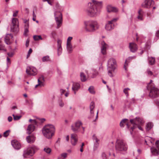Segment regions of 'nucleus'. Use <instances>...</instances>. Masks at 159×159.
<instances>
[{
  "mask_svg": "<svg viewBox=\"0 0 159 159\" xmlns=\"http://www.w3.org/2000/svg\"><path fill=\"white\" fill-rule=\"evenodd\" d=\"M101 4V2H98L94 0H92L91 2L88 4V7L86 10V14L90 17L95 16L97 15L98 12L97 7Z\"/></svg>",
  "mask_w": 159,
  "mask_h": 159,
  "instance_id": "obj_1",
  "label": "nucleus"
},
{
  "mask_svg": "<svg viewBox=\"0 0 159 159\" xmlns=\"http://www.w3.org/2000/svg\"><path fill=\"white\" fill-rule=\"evenodd\" d=\"M55 130L54 126L51 124L46 125L42 129V133L43 135L48 139L52 138L54 134Z\"/></svg>",
  "mask_w": 159,
  "mask_h": 159,
  "instance_id": "obj_2",
  "label": "nucleus"
},
{
  "mask_svg": "<svg viewBox=\"0 0 159 159\" xmlns=\"http://www.w3.org/2000/svg\"><path fill=\"white\" fill-rule=\"evenodd\" d=\"M84 29L87 32H93L97 30L99 26L97 21L89 20L84 21Z\"/></svg>",
  "mask_w": 159,
  "mask_h": 159,
  "instance_id": "obj_3",
  "label": "nucleus"
},
{
  "mask_svg": "<svg viewBox=\"0 0 159 159\" xmlns=\"http://www.w3.org/2000/svg\"><path fill=\"white\" fill-rule=\"evenodd\" d=\"M116 62L113 58H111L108 61V74L110 77H112V72L114 71L116 68Z\"/></svg>",
  "mask_w": 159,
  "mask_h": 159,
  "instance_id": "obj_4",
  "label": "nucleus"
},
{
  "mask_svg": "<svg viewBox=\"0 0 159 159\" xmlns=\"http://www.w3.org/2000/svg\"><path fill=\"white\" fill-rule=\"evenodd\" d=\"M127 145L122 140H118L116 148L117 151H125L127 149Z\"/></svg>",
  "mask_w": 159,
  "mask_h": 159,
  "instance_id": "obj_5",
  "label": "nucleus"
},
{
  "mask_svg": "<svg viewBox=\"0 0 159 159\" xmlns=\"http://www.w3.org/2000/svg\"><path fill=\"white\" fill-rule=\"evenodd\" d=\"M38 148L36 146L33 145L30 148L24 151L23 154V157L25 158H27V156H32L35 153V152L38 150Z\"/></svg>",
  "mask_w": 159,
  "mask_h": 159,
  "instance_id": "obj_6",
  "label": "nucleus"
},
{
  "mask_svg": "<svg viewBox=\"0 0 159 159\" xmlns=\"http://www.w3.org/2000/svg\"><path fill=\"white\" fill-rule=\"evenodd\" d=\"M130 121L133 125V126L131 128V129L132 130V131H130L131 134H132L134 129L136 128L137 125H142L144 123L143 120L139 117H136L135 119H131L130 120Z\"/></svg>",
  "mask_w": 159,
  "mask_h": 159,
  "instance_id": "obj_7",
  "label": "nucleus"
},
{
  "mask_svg": "<svg viewBox=\"0 0 159 159\" xmlns=\"http://www.w3.org/2000/svg\"><path fill=\"white\" fill-rule=\"evenodd\" d=\"M149 90H150L149 94L150 97L154 98L159 95V90L155 87L151 86Z\"/></svg>",
  "mask_w": 159,
  "mask_h": 159,
  "instance_id": "obj_8",
  "label": "nucleus"
},
{
  "mask_svg": "<svg viewBox=\"0 0 159 159\" xmlns=\"http://www.w3.org/2000/svg\"><path fill=\"white\" fill-rule=\"evenodd\" d=\"M118 19V18H114L110 21H108L105 26V28L106 30L110 31L114 29V23L116 22Z\"/></svg>",
  "mask_w": 159,
  "mask_h": 159,
  "instance_id": "obj_9",
  "label": "nucleus"
},
{
  "mask_svg": "<svg viewBox=\"0 0 159 159\" xmlns=\"http://www.w3.org/2000/svg\"><path fill=\"white\" fill-rule=\"evenodd\" d=\"M55 20L57 25V28H58L60 26V25L62 23V14L60 12H56L54 13Z\"/></svg>",
  "mask_w": 159,
  "mask_h": 159,
  "instance_id": "obj_10",
  "label": "nucleus"
},
{
  "mask_svg": "<svg viewBox=\"0 0 159 159\" xmlns=\"http://www.w3.org/2000/svg\"><path fill=\"white\" fill-rule=\"evenodd\" d=\"M26 72L28 75L30 76H35L37 74V69L33 66L27 67Z\"/></svg>",
  "mask_w": 159,
  "mask_h": 159,
  "instance_id": "obj_11",
  "label": "nucleus"
},
{
  "mask_svg": "<svg viewBox=\"0 0 159 159\" xmlns=\"http://www.w3.org/2000/svg\"><path fill=\"white\" fill-rule=\"evenodd\" d=\"M82 123L79 121H76L74 125L71 126V128L72 130L76 133L80 131V128L82 126Z\"/></svg>",
  "mask_w": 159,
  "mask_h": 159,
  "instance_id": "obj_12",
  "label": "nucleus"
},
{
  "mask_svg": "<svg viewBox=\"0 0 159 159\" xmlns=\"http://www.w3.org/2000/svg\"><path fill=\"white\" fill-rule=\"evenodd\" d=\"M154 4V1L153 0H145L142 4V7L144 8H149Z\"/></svg>",
  "mask_w": 159,
  "mask_h": 159,
  "instance_id": "obj_13",
  "label": "nucleus"
},
{
  "mask_svg": "<svg viewBox=\"0 0 159 159\" xmlns=\"http://www.w3.org/2000/svg\"><path fill=\"white\" fill-rule=\"evenodd\" d=\"M78 141V137L76 134H73L71 135V142L72 145L75 146Z\"/></svg>",
  "mask_w": 159,
  "mask_h": 159,
  "instance_id": "obj_14",
  "label": "nucleus"
},
{
  "mask_svg": "<svg viewBox=\"0 0 159 159\" xmlns=\"http://www.w3.org/2000/svg\"><path fill=\"white\" fill-rule=\"evenodd\" d=\"M129 47L130 51L132 52H135L138 49L137 45L134 43H129Z\"/></svg>",
  "mask_w": 159,
  "mask_h": 159,
  "instance_id": "obj_15",
  "label": "nucleus"
},
{
  "mask_svg": "<svg viewBox=\"0 0 159 159\" xmlns=\"http://www.w3.org/2000/svg\"><path fill=\"white\" fill-rule=\"evenodd\" d=\"M101 45V52L103 55H106V49L107 45L104 41H102V42Z\"/></svg>",
  "mask_w": 159,
  "mask_h": 159,
  "instance_id": "obj_16",
  "label": "nucleus"
},
{
  "mask_svg": "<svg viewBox=\"0 0 159 159\" xmlns=\"http://www.w3.org/2000/svg\"><path fill=\"white\" fill-rule=\"evenodd\" d=\"M11 144L13 148L16 149H19L20 148L21 145L16 140H13L11 141Z\"/></svg>",
  "mask_w": 159,
  "mask_h": 159,
  "instance_id": "obj_17",
  "label": "nucleus"
},
{
  "mask_svg": "<svg viewBox=\"0 0 159 159\" xmlns=\"http://www.w3.org/2000/svg\"><path fill=\"white\" fill-rule=\"evenodd\" d=\"M80 87V85L79 83H73L72 89V90L74 92V93L75 94H76V92L78 90Z\"/></svg>",
  "mask_w": 159,
  "mask_h": 159,
  "instance_id": "obj_18",
  "label": "nucleus"
},
{
  "mask_svg": "<svg viewBox=\"0 0 159 159\" xmlns=\"http://www.w3.org/2000/svg\"><path fill=\"white\" fill-rule=\"evenodd\" d=\"M26 139L27 142L29 143H32L35 141V137L33 135H31L27 136L26 138Z\"/></svg>",
  "mask_w": 159,
  "mask_h": 159,
  "instance_id": "obj_19",
  "label": "nucleus"
},
{
  "mask_svg": "<svg viewBox=\"0 0 159 159\" xmlns=\"http://www.w3.org/2000/svg\"><path fill=\"white\" fill-rule=\"evenodd\" d=\"M35 129L34 125L33 124L29 125L27 129V133L29 134H30L31 133L34 131Z\"/></svg>",
  "mask_w": 159,
  "mask_h": 159,
  "instance_id": "obj_20",
  "label": "nucleus"
},
{
  "mask_svg": "<svg viewBox=\"0 0 159 159\" xmlns=\"http://www.w3.org/2000/svg\"><path fill=\"white\" fill-rule=\"evenodd\" d=\"M8 35H9L11 36V38L13 37V35L12 34H7L6 36L4 38V40L5 43L7 44H11V42L10 41V39Z\"/></svg>",
  "mask_w": 159,
  "mask_h": 159,
  "instance_id": "obj_21",
  "label": "nucleus"
},
{
  "mask_svg": "<svg viewBox=\"0 0 159 159\" xmlns=\"http://www.w3.org/2000/svg\"><path fill=\"white\" fill-rule=\"evenodd\" d=\"M107 11L108 12H116L118 11V9L117 8L112 7L111 6H108L107 7Z\"/></svg>",
  "mask_w": 159,
  "mask_h": 159,
  "instance_id": "obj_22",
  "label": "nucleus"
},
{
  "mask_svg": "<svg viewBox=\"0 0 159 159\" xmlns=\"http://www.w3.org/2000/svg\"><path fill=\"white\" fill-rule=\"evenodd\" d=\"M90 74H92V75L90 76L91 78H93L95 77L98 75V72L96 70L92 69L91 70Z\"/></svg>",
  "mask_w": 159,
  "mask_h": 159,
  "instance_id": "obj_23",
  "label": "nucleus"
},
{
  "mask_svg": "<svg viewBox=\"0 0 159 159\" xmlns=\"http://www.w3.org/2000/svg\"><path fill=\"white\" fill-rule=\"evenodd\" d=\"M11 31L13 32H17L19 31L18 25H12L11 27Z\"/></svg>",
  "mask_w": 159,
  "mask_h": 159,
  "instance_id": "obj_24",
  "label": "nucleus"
},
{
  "mask_svg": "<svg viewBox=\"0 0 159 159\" xmlns=\"http://www.w3.org/2000/svg\"><path fill=\"white\" fill-rule=\"evenodd\" d=\"M151 152L154 155H158L159 154V149L158 150L156 148H151Z\"/></svg>",
  "mask_w": 159,
  "mask_h": 159,
  "instance_id": "obj_25",
  "label": "nucleus"
},
{
  "mask_svg": "<svg viewBox=\"0 0 159 159\" xmlns=\"http://www.w3.org/2000/svg\"><path fill=\"white\" fill-rule=\"evenodd\" d=\"M153 126V124L151 122H149L147 124L146 129L147 130L149 131L151 129Z\"/></svg>",
  "mask_w": 159,
  "mask_h": 159,
  "instance_id": "obj_26",
  "label": "nucleus"
},
{
  "mask_svg": "<svg viewBox=\"0 0 159 159\" xmlns=\"http://www.w3.org/2000/svg\"><path fill=\"white\" fill-rule=\"evenodd\" d=\"M66 47L67 51L69 53H71L73 50V47L71 43H69V44H66Z\"/></svg>",
  "mask_w": 159,
  "mask_h": 159,
  "instance_id": "obj_27",
  "label": "nucleus"
},
{
  "mask_svg": "<svg viewBox=\"0 0 159 159\" xmlns=\"http://www.w3.org/2000/svg\"><path fill=\"white\" fill-rule=\"evenodd\" d=\"M95 107L94 103L93 102H92L90 103V113L91 114H93L94 111L93 110Z\"/></svg>",
  "mask_w": 159,
  "mask_h": 159,
  "instance_id": "obj_28",
  "label": "nucleus"
},
{
  "mask_svg": "<svg viewBox=\"0 0 159 159\" xmlns=\"http://www.w3.org/2000/svg\"><path fill=\"white\" fill-rule=\"evenodd\" d=\"M149 63L151 65H153L155 63V60L154 57H149L148 58Z\"/></svg>",
  "mask_w": 159,
  "mask_h": 159,
  "instance_id": "obj_29",
  "label": "nucleus"
},
{
  "mask_svg": "<svg viewBox=\"0 0 159 159\" xmlns=\"http://www.w3.org/2000/svg\"><path fill=\"white\" fill-rule=\"evenodd\" d=\"M80 76L81 80L82 81L84 82L86 80V76L84 73L81 72L80 73Z\"/></svg>",
  "mask_w": 159,
  "mask_h": 159,
  "instance_id": "obj_30",
  "label": "nucleus"
},
{
  "mask_svg": "<svg viewBox=\"0 0 159 159\" xmlns=\"http://www.w3.org/2000/svg\"><path fill=\"white\" fill-rule=\"evenodd\" d=\"M138 13L139 15L138 16V18L141 20H143V11L142 9H140L138 11Z\"/></svg>",
  "mask_w": 159,
  "mask_h": 159,
  "instance_id": "obj_31",
  "label": "nucleus"
},
{
  "mask_svg": "<svg viewBox=\"0 0 159 159\" xmlns=\"http://www.w3.org/2000/svg\"><path fill=\"white\" fill-rule=\"evenodd\" d=\"M42 61L43 62L50 61L49 57L48 56L43 57L42 58Z\"/></svg>",
  "mask_w": 159,
  "mask_h": 159,
  "instance_id": "obj_32",
  "label": "nucleus"
},
{
  "mask_svg": "<svg viewBox=\"0 0 159 159\" xmlns=\"http://www.w3.org/2000/svg\"><path fill=\"white\" fill-rule=\"evenodd\" d=\"M33 39L35 41H38L39 40H42L43 39L40 35H34Z\"/></svg>",
  "mask_w": 159,
  "mask_h": 159,
  "instance_id": "obj_33",
  "label": "nucleus"
},
{
  "mask_svg": "<svg viewBox=\"0 0 159 159\" xmlns=\"http://www.w3.org/2000/svg\"><path fill=\"white\" fill-rule=\"evenodd\" d=\"M128 119H123L120 123V125L121 127H124V123H126L127 121H128Z\"/></svg>",
  "mask_w": 159,
  "mask_h": 159,
  "instance_id": "obj_34",
  "label": "nucleus"
},
{
  "mask_svg": "<svg viewBox=\"0 0 159 159\" xmlns=\"http://www.w3.org/2000/svg\"><path fill=\"white\" fill-rule=\"evenodd\" d=\"M17 23H18V19L16 18H13L12 20V25H17Z\"/></svg>",
  "mask_w": 159,
  "mask_h": 159,
  "instance_id": "obj_35",
  "label": "nucleus"
},
{
  "mask_svg": "<svg viewBox=\"0 0 159 159\" xmlns=\"http://www.w3.org/2000/svg\"><path fill=\"white\" fill-rule=\"evenodd\" d=\"M89 92L91 93L94 94L95 93V91L94 90V88L93 86H90L88 89Z\"/></svg>",
  "mask_w": 159,
  "mask_h": 159,
  "instance_id": "obj_36",
  "label": "nucleus"
},
{
  "mask_svg": "<svg viewBox=\"0 0 159 159\" xmlns=\"http://www.w3.org/2000/svg\"><path fill=\"white\" fill-rule=\"evenodd\" d=\"M152 80H150V82L147 84V90H149L151 86L154 87L153 86V84H152Z\"/></svg>",
  "mask_w": 159,
  "mask_h": 159,
  "instance_id": "obj_37",
  "label": "nucleus"
},
{
  "mask_svg": "<svg viewBox=\"0 0 159 159\" xmlns=\"http://www.w3.org/2000/svg\"><path fill=\"white\" fill-rule=\"evenodd\" d=\"M12 116L13 117V119L15 120H19L21 117V116H17L15 115L14 114L12 115Z\"/></svg>",
  "mask_w": 159,
  "mask_h": 159,
  "instance_id": "obj_38",
  "label": "nucleus"
},
{
  "mask_svg": "<svg viewBox=\"0 0 159 159\" xmlns=\"http://www.w3.org/2000/svg\"><path fill=\"white\" fill-rule=\"evenodd\" d=\"M130 90V89L129 88H125L123 90V92L127 97H128L129 96L128 91Z\"/></svg>",
  "mask_w": 159,
  "mask_h": 159,
  "instance_id": "obj_39",
  "label": "nucleus"
},
{
  "mask_svg": "<svg viewBox=\"0 0 159 159\" xmlns=\"http://www.w3.org/2000/svg\"><path fill=\"white\" fill-rule=\"evenodd\" d=\"M38 84L36 85L35 86V88H37L38 86L40 87L43 86H44V84L43 83V82H40L39 80H38Z\"/></svg>",
  "mask_w": 159,
  "mask_h": 159,
  "instance_id": "obj_40",
  "label": "nucleus"
},
{
  "mask_svg": "<svg viewBox=\"0 0 159 159\" xmlns=\"http://www.w3.org/2000/svg\"><path fill=\"white\" fill-rule=\"evenodd\" d=\"M44 151L47 153L49 154L51 151V150L50 148L46 147L44 148Z\"/></svg>",
  "mask_w": 159,
  "mask_h": 159,
  "instance_id": "obj_41",
  "label": "nucleus"
},
{
  "mask_svg": "<svg viewBox=\"0 0 159 159\" xmlns=\"http://www.w3.org/2000/svg\"><path fill=\"white\" fill-rule=\"evenodd\" d=\"M62 51V48H61V46H57V51H58V56L60 55Z\"/></svg>",
  "mask_w": 159,
  "mask_h": 159,
  "instance_id": "obj_42",
  "label": "nucleus"
},
{
  "mask_svg": "<svg viewBox=\"0 0 159 159\" xmlns=\"http://www.w3.org/2000/svg\"><path fill=\"white\" fill-rule=\"evenodd\" d=\"M93 140L95 141L94 143H98L99 141V140L98 139L97 137L95 136V134H94L93 136Z\"/></svg>",
  "mask_w": 159,
  "mask_h": 159,
  "instance_id": "obj_43",
  "label": "nucleus"
},
{
  "mask_svg": "<svg viewBox=\"0 0 159 159\" xmlns=\"http://www.w3.org/2000/svg\"><path fill=\"white\" fill-rule=\"evenodd\" d=\"M38 80H39L40 82H43V83L44 84L45 79L43 75H41L38 79Z\"/></svg>",
  "mask_w": 159,
  "mask_h": 159,
  "instance_id": "obj_44",
  "label": "nucleus"
},
{
  "mask_svg": "<svg viewBox=\"0 0 159 159\" xmlns=\"http://www.w3.org/2000/svg\"><path fill=\"white\" fill-rule=\"evenodd\" d=\"M10 131L9 130L6 131L3 133V136L5 137H7L9 135Z\"/></svg>",
  "mask_w": 159,
  "mask_h": 159,
  "instance_id": "obj_45",
  "label": "nucleus"
},
{
  "mask_svg": "<svg viewBox=\"0 0 159 159\" xmlns=\"http://www.w3.org/2000/svg\"><path fill=\"white\" fill-rule=\"evenodd\" d=\"M7 69H8L9 66H8V65H10L11 63V62L10 61V59L8 57H7Z\"/></svg>",
  "mask_w": 159,
  "mask_h": 159,
  "instance_id": "obj_46",
  "label": "nucleus"
},
{
  "mask_svg": "<svg viewBox=\"0 0 159 159\" xmlns=\"http://www.w3.org/2000/svg\"><path fill=\"white\" fill-rule=\"evenodd\" d=\"M146 73L149 75H153L152 72L149 69H148L146 71Z\"/></svg>",
  "mask_w": 159,
  "mask_h": 159,
  "instance_id": "obj_47",
  "label": "nucleus"
},
{
  "mask_svg": "<svg viewBox=\"0 0 159 159\" xmlns=\"http://www.w3.org/2000/svg\"><path fill=\"white\" fill-rule=\"evenodd\" d=\"M72 39V37H69L67 39L66 44H69V43H71V41Z\"/></svg>",
  "mask_w": 159,
  "mask_h": 159,
  "instance_id": "obj_48",
  "label": "nucleus"
},
{
  "mask_svg": "<svg viewBox=\"0 0 159 159\" xmlns=\"http://www.w3.org/2000/svg\"><path fill=\"white\" fill-rule=\"evenodd\" d=\"M99 143H94V149L96 150L97 149L99 146Z\"/></svg>",
  "mask_w": 159,
  "mask_h": 159,
  "instance_id": "obj_49",
  "label": "nucleus"
},
{
  "mask_svg": "<svg viewBox=\"0 0 159 159\" xmlns=\"http://www.w3.org/2000/svg\"><path fill=\"white\" fill-rule=\"evenodd\" d=\"M29 28H25L24 32V35L25 36H26L27 34V33L29 32Z\"/></svg>",
  "mask_w": 159,
  "mask_h": 159,
  "instance_id": "obj_50",
  "label": "nucleus"
},
{
  "mask_svg": "<svg viewBox=\"0 0 159 159\" xmlns=\"http://www.w3.org/2000/svg\"><path fill=\"white\" fill-rule=\"evenodd\" d=\"M14 54V53L12 52H8L7 53V55L10 57H12L13 56Z\"/></svg>",
  "mask_w": 159,
  "mask_h": 159,
  "instance_id": "obj_51",
  "label": "nucleus"
},
{
  "mask_svg": "<svg viewBox=\"0 0 159 159\" xmlns=\"http://www.w3.org/2000/svg\"><path fill=\"white\" fill-rule=\"evenodd\" d=\"M67 156V153H63L61 154V157L64 158H66Z\"/></svg>",
  "mask_w": 159,
  "mask_h": 159,
  "instance_id": "obj_52",
  "label": "nucleus"
},
{
  "mask_svg": "<svg viewBox=\"0 0 159 159\" xmlns=\"http://www.w3.org/2000/svg\"><path fill=\"white\" fill-rule=\"evenodd\" d=\"M102 156L103 159H107V156L105 153H102Z\"/></svg>",
  "mask_w": 159,
  "mask_h": 159,
  "instance_id": "obj_53",
  "label": "nucleus"
},
{
  "mask_svg": "<svg viewBox=\"0 0 159 159\" xmlns=\"http://www.w3.org/2000/svg\"><path fill=\"white\" fill-rule=\"evenodd\" d=\"M37 122L36 120H33L32 124H33V125L35 126V125H37Z\"/></svg>",
  "mask_w": 159,
  "mask_h": 159,
  "instance_id": "obj_54",
  "label": "nucleus"
},
{
  "mask_svg": "<svg viewBox=\"0 0 159 159\" xmlns=\"http://www.w3.org/2000/svg\"><path fill=\"white\" fill-rule=\"evenodd\" d=\"M126 62H127V60H126L125 61V64L124 65V69H125V70H127V68H126V66H127L128 65V64Z\"/></svg>",
  "mask_w": 159,
  "mask_h": 159,
  "instance_id": "obj_55",
  "label": "nucleus"
},
{
  "mask_svg": "<svg viewBox=\"0 0 159 159\" xmlns=\"http://www.w3.org/2000/svg\"><path fill=\"white\" fill-rule=\"evenodd\" d=\"M59 105L61 107H63L64 105V103L61 101L59 102Z\"/></svg>",
  "mask_w": 159,
  "mask_h": 159,
  "instance_id": "obj_56",
  "label": "nucleus"
},
{
  "mask_svg": "<svg viewBox=\"0 0 159 159\" xmlns=\"http://www.w3.org/2000/svg\"><path fill=\"white\" fill-rule=\"evenodd\" d=\"M33 20L34 21H36V19H35L36 15L34 13V11H33Z\"/></svg>",
  "mask_w": 159,
  "mask_h": 159,
  "instance_id": "obj_57",
  "label": "nucleus"
},
{
  "mask_svg": "<svg viewBox=\"0 0 159 159\" xmlns=\"http://www.w3.org/2000/svg\"><path fill=\"white\" fill-rule=\"evenodd\" d=\"M57 42L58 44L57 46H61V40L58 39Z\"/></svg>",
  "mask_w": 159,
  "mask_h": 159,
  "instance_id": "obj_58",
  "label": "nucleus"
},
{
  "mask_svg": "<svg viewBox=\"0 0 159 159\" xmlns=\"http://www.w3.org/2000/svg\"><path fill=\"white\" fill-rule=\"evenodd\" d=\"M30 41L29 39H27L26 41V43H25V46L26 47H28L29 45V43Z\"/></svg>",
  "mask_w": 159,
  "mask_h": 159,
  "instance_id": "obj_59",
  "label": "nucleus"
},
{
  "mask_svg": "<svg viewBox=\"0 0 159 159\" xmlns=\"http://www.w3.org/2000/svg\"><path fill=\"white\" fill-rule=\"evenodd\" d=\"M29 22H27L26 23H25V28H29Z\"/></svg>",
  "mask_w": 159,
  "mask_h": 159,
  "instance_id": "obj_60",
  "label": "nucleus"
},
{
  "mask_svg": "<svg viewBox=\"0 0 159 159\" xmlns=\"http://www.w3.org/2000/svg\"><path fill=\"white\" fill-rule=\"evenodd\" d=\"M18 12V11H16L15 12L13 13V17H16L17 16V14Z\"/></svg>",
  "mask_w": 159,
  "mask_h": 159,
  "instance_id": "obj_61",
  "label": "nucleus"
},
{
  "mask_svg": "<svg viewBox=\"0 0 159 159\" xmlns=\"http://www.w3.org/2000/svg\"><path fill=\"white\" fill-rule=\"evenodd\" d=\"M84 143H83L82 144V145L81 146V148L80 149V151L81 152H83V146H84Z\"/></svg>",
  "mask_w": 159,
  "mask_h": 159,
  "instance_id": "obj_62",
  "label": "nucleus"
},
{
  "mask_svg": "<svg viewBox=\"0 0 159 159\" xmlns=\"http://www.w3.org/2000/svg\"><path fill=\"white\" fill-rule=\"evenodd\" d=\"M156 145L157 146V148H158V147L159 146V141L157 140L155 143Z\"/></svg>",
  "mask_w": 159,
  "mask_h": 159,
  "instance_id": "obj_63",
  "label": "nucleus"
},
{
  "mask_svg": "<svg viewBox=\"0 0 159 159\" xmlns=\"http://www.w3.org/2000/svg\"><path fill=\"white\" fill-rule=\"evenodd\" d=\"M12 120V117L10 116L8 117V120L9 122L11 121Z\"/></svg>",
  "mask_w": 159,
  "mask_h": 159,
  "instance_id": "obj_64",
  "label": "nucleus"
}]
</instances>
